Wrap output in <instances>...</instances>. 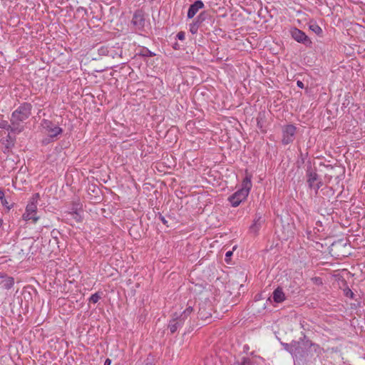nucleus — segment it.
<instances>
[{
    "mask_svg": "<svg viewBox=\"0 0 365 365\" xmlns=\"http://www.w3.org/2000/svg\"><path fill=\"white\" fill-rule=\"evenodd\" d=\"M213 307L210 302H203L199 304L197 317L205 322H210Z\"/></svg>",
    "mask_w": 365,
    "mask_h": 365,
    "instance_id": "39448f33",
    "label": "nucleus"
},
{
    "mask_svg": "<svg viewBox=\"0 0 365 365\" xmlns=\"http://www.w3.org/2000/svg\"><path fill=\"white\" fill-rule=\"evenodd\" d=\"M14 279L11 277H6L0 282V284L6 289H11L14 286Z\"/></svg>",
    "mask_w": 365,
    "mask_h": 365,
    "instance_id": "2eb2a0df",
    "label": "nucleus"
},
{
    "mask_svg": "<svg viewBox=\"0 0 365 365\" xmlns=\"http://www.w3.org/2000/svg\"><path fill=\"white\" fill-rule=\"evenodd\" d=\"M292 355L298 359H302L307 355V349L305 348L303 341H294V348Z\"/></svg>",
    "mask_w": 365,
    "mask_h": 365,
    "instance_id": "9d476101",
    "label": "nucleus"
},
{
    "mask_svg": "<svg viewBox=\"0 0 365 365\" xmlns=\"http://www.w3.org/2000/svg\"><path fill=\"white\" fill-rule=\"evenodd\" d=\"M210 16L209 14L206 11L201 12L195 19V21L200 26Z\"/></svg>",
    "mask_w": 365,
    "mask_h": 365,
    "instance_id": "f3484780",
    "label": "nucleus"
},
{
    "mask_svg": "<svg viewBox=\"0 0 365 365\" xmlns=\"http://www.w3.org/2000/svg\"><path fill=\"white\" fill-rule=\"evenodd\" d=\"M306 177L309 188L314 189L317 194L319 189L322 186L323 182L317 173L316 168H312L310 163L307 168Z\"/></svg>",
    "mask_w": 365,
    "mask_h": 365,
    "instance_id": "7ed1b4c3",
    "label": "nucleus"
},
{
    "mask_svg": "<svg viewBox=\"0 0 365 365\" xmlns=\"http://www.w3.org/2000/svg\"><path fill=\"white\" fill-rule=\"evenodd\" d=\"M292 38L299 43H304L306 46H310L312 41L302 31L294 28L291 31Z\"/></svg>",
    "mask_w": 365,
    "mask_h": 365,
    "instance_id": "1a4fd4ad",
    "label": "nucleus"
},
{
    "mask_svg": "<svg viewBox=\"0 0 365 365\" xmlns=\"http://www.w3.org/2000/svg\"><path fill=\"white\" fill-rule=\"evenodd\" d=\"M41 125L45 133H46L48 137L51 138L57 137L63 132L62 128L57 126L54 123L47 119H43L41 121Z\"/></svg>",
    "mask_w": 365,
    "mask_h": 365,
    "instance_id": "20e7f679",
    "label": "nucleus"
},
{
    "mask_svg": "<svg viewBox=\"0 0 365 365\" xmlns=\"http://www.w3.org/2000/svg\"><path fill=\"white\" fill-rule=\"evenodd\" d=\"M30 215V216H36V213H32V214H31V215Z\"/></svg>",
    "mask_w": 365,
    "mask_h": 365,
    "instance_id": "c9c22d12",
    "label": "nucleus"
},
{
    "mask_svg": "<svg viewBox=\"0 0 365 365\" xmlns=\"http://www.w3.org/2000/svg\"><path fill=\"white\" fill-rule=\"evenodd\" d=\"M313 279H314V280H315V282H316L317 283H319V284H322V282L321 279H320V278H319V277H315V278H314Z\"/></svg>",
    "mask_w": 365,
    "mask_h": 365,
    "instance_id": "72a5a7b5",
    "label": "nucleus"
},
{
    "mask_svg": "<svg viewBox=\"0 0 365 365\" xmlns=\"http://www.w3.org/2000/svg\"><path fill=\"white\" fill-rule=\"evenodd\" d=\"M142 55L144 56H147V57H153L155 54L154 53H153L152 51H150V50H148V48H145V50H143Z\"/></svg>",
    "mask_w": 365,
    "mask_h": 365,
    "instance_id": "393cba45",
    "label": "nucleus"
},
{
    "mask_svg": "<svg viewBox=\"0 0 365 365\" xmlns=\"http://www.w3.org/2000/svg\"><path fill=\"white\" fill-rule=\"evenodd\" d=\"M309 29L317 34L322 33V29L317 24L309 25Z\"/></svg>",
    "mask_w": 365,
    "mask_h": 365,
    "instance_id": "aec40b11",
    "label": "nucleus"
},
{
    "mask_svg": "<svg viewBox=\"0 0 365 365\" xmlns=\"http://www.w3.org/2000/svg\"><path fill=\"white\" fill-rule=\"evenodd\" d=\"M101 299V296L98 293H95L92 294L89 299V302L92 303H97L98 300Z\"/></svg>",
    "mask_w": 365,
    "mask_h": 365,
    "instance_id": "5701e85b",
    "label": "nucleus"
},
{
    "mask_svg": "<svg viewBox=\"0 0 365 365\" xmlns=\"http://www.w3.org/2000/svg\"><path fill=\"white\" fill-rule=\"evenodd\" d=\"M284 349L289 351L291 354H292L293 348H294V341L290 344H283Z\"/></svg>",
    "mask_w": 365,
    "mask_h": 365,
    "instance_id": "b1692460",
    "label": "nucleus"
},
{
    "mask_svg": "<svg viewBox=\"0 0 365 365\" xmlns=\"http://www.w3.org/2000/svg\"><path fill=\"white\" fill-rule=\"evenodd\" d=\"M131 24L136 31H143L145 25V13L141 9L136 10L133 16Z\"/></svg>",
    "mask_w": 365,
    "mask_h": 365,
    "instance_id": "0eeeda50",
    "label": "nucleus"
},
{
    "mask_svg": "<svg viewBox=\"0 0 365 365\" xmlns=\"http://www.w3.org/2000/svg\"><path fill=\"white\" fill-rule=\"evenodd\" d=\"M177 38L181 41L184 40L185 39V33L183 31L178 32L177 34Z\"/></svg>",
    "mask_w": 365,
    "mask_h": 365,
    "instance_id": "cd10ccee",
    "label": "nucleus"
},
{
    "mask_svg": "<svg viewBox=\"0 0 365 365\" xmlns=\"http://www.w3.org/2000/svg\"><path fill=\"white\" fill-rule=\"evenodd\" d=\"M264 220H262L260 215H256L253 224L250 227L251 232H257L259 230Z\"/></svg>",
    "mask_w": 365,
    "mask_h": 365,
    "instance_id": "4468645a",
    "label": "nucleus"
},
{
    "mask_svg": "<svg viewBox=\"0 0 365 365\" xmlns=\"http://www.w3.org/2000/svg\"><path fill=\"white\" fill-rule=\"evenodd\" d=\"M111 360L110 359H106L104 363V365H110Z\"/></svg>",
    "mask_w": 365,
    "mask_h": 365,
    "instance_id": "2f4dec72",
    "label": "nucleus"
},
{
    "mask_svg": "<svg viewBox=\"0 0 365 365\" xmlns=\"http://www.w3.org/2000/svg\"><path fill=\"white\" fill-rule=\"evenodd\" d=\"M200 26L197 24L195 21L190 25V31L195 34L197 32V30Z\"/></svg>",
    "mask_w": 365,
    "mask_h": 365,
    "instance_id": "412c9836",
    "label": "nucleus"
},
{
    "mask_svg": "<svg viewBox=\"0 0 365 365\" xmlns=\"http://www.w3.org/2000/svg\"><path fill=\"white\" fill-rule=\"evenodd\" d=\"M204 7V4L202 1L198 0L195 1L190 6V8L187 11V18L192 19L195 16L199 9Z\"/></svg>",
    "mask_w": 365,
    "mask_h": 365,
    "instance_id": "f8f14e48",
    "label": "nucleus"
},
{
    "mask_svg": "<svg viewBox=\"0 0 365 365\" xmlns=\"http://www.w3.org/2000/svg\"><path fill=\"white\" fill-rule=\"evenodd\" d=\"M273 299L277 303H281L285 300V294L282 290V288L278 287L274 289L272 294Z\"/></svg>",
    "mask_w": 365,
    "mask_h": 365,
    "instance_id": "ddd939ff",
    "label": "nucleus"
},
{
    "mask_svg": "<svg viewBox=\"0 0 365 365\" xmlns=\"http://www.w3.org/2000/svg\"><path fill=\"white\" fill-rule=\"evenodd\" d=\"M0 201L4 206L6 207L8 209H10V207L8 205L9 203L5 198L4 192L3 190L1 188H0Z\"/></svg>",
    "mask_w": 365,
    "mask_h": 365,
    "instance_id": "6ab92c4d",
    "label": "nucleus"
},
{
    "mask_svg": "<svg viewBox=\"0 0 365 365\" xmlns=\"http://www.w3.org/2000/svg\"><path fill=\"white\" fill-rule=\"evenodd\" d=\"M160 220H161L162 222H163L164 225H166V224H167V222H167V220L165 219V217H164L160 216Z\"/></svg>",
    "mask_w": 365,
    "mask_h": 365,
    "instance_id": "473e14b6",
    "label": "nucleus"
},
{
    "mask_svg": "<svg viewBox=\"0 0 365 365\" xmlns=\"http://www.w3.org/2000/svg\"><path fill=\"white\" fill-rule=\"evenodd\" d=\"M39 197L38 193H36L32 198L33 201L31 202L29 204L27 205L26 208V212L23 215V218L26 221L32 220L34 223H36L38 220L39 219V217L38 216H30L29 215L32 213H36L37 210V206L35 202L36 201V198Z\"/></svg>",
    "mask_w": 365,
    "mask_h": 365,
    "instance_id": "6e6552de",
    "label": "nucleus"
},
{
    "mask_svg": "<svg viewBox=\"0 0 365 365\" xmlns=\"http://www.w3.org/2000/svg\"><path fill=\"white\" fill-rule=\"evenodd\" d=\"M252 176L246 175L242 181V187L229 197L228 200L232 207H237L249 195L252 187Z\"/></svg>",
    "mask_w": 365,
    "mask_h": 365,
    "instance_id": "f03ea898",
    "label": "nucleus"
},
{
    "mask_svg": "<svg viewBox=\"0 0 365 365\" xmlns=\"http://www.w3.org/2000/svg\"><path fill=\"white\" fill-rule=\"evenodd\" d=\"M232 255V251H228L226 252L225 254V257H226V261H227V258L230 257Z\"/></svg>",
    "mask_w": 365,
    "mask_h": 365,
    "instance_id": "c756f323",
    "label": "nucleus"
},
{
    "mask_svg": "<svg viewBox=\"0 0 365 365\" xmlns=\"http://www.w3.org/2000/svg\"><path fill=\"white\" fill-rule=\"evenodd\" d=\"M297 85L300 88H304V83L301 81H297Z\"/></svg>",
    "mask_w": 365,
    "mask_h": 365,
    "instance_id": "7c9ffc66",
    "label": "nucleus"
},
{
    "mask_svg": "<svg viewBox=\"0 0 365 365\" xmlns=\"http://www.w3.org/2000/svg\"><path fill=\"white\" fill-rule=\"evenodd\" d=\"M297 128L292 124L286 125L282 128V139L283 145L292 143L295 138Z\"/></svg>",
    "mask_w": 365,
    "mask_h": 365,
    "instance_id": "423d86ee",
    "label": "nucleus"
},
{
    "mask_svg": "<svg viewBox=\"0 0 365 365\" xmlns=\"http://www.w3.org/2000/svg\"><path fill=\"white\" fill-rule=\"evenodd\" d=\"M217 361V358H213L212 356L207 357L205 360V365H217L216 363Z\"/></svg>",
    "mask_w": 365,
    "mask_h": 365,
    "instance_id": "4be33fe9",
    "label": "nucleus"
},
{
    "mask_svg": "<svg viewBox=\"0 0 365 365\" xmlns=\"http://www.w3.org/2000/svg\"><path fill=\"white\" fill-rule=\"evenodd\" d=\"M32 105L29 103H21L13 113L10 122L14 125V134H19L24 130V123L31 114Z\"/></svg>",
    "mask_w": 365,
    "mask_h": 365,
    "instance_id": "f257e3e1",
    "label": "nucleus"
},
{
    "mask_svg": "<svg viewBox=\"0 0 365 365\" xmlns=\"http://www.w3.org/2000/svg\"><path fill=\"white\" fill-rule=\"evenodd\" d=\"M99 53L103 55H107L108 54V48L107 47H101L99 50Z\"/></svg>",
    "mask_w": 365,
    "mask_h": 365,
    "instance_id": "a878e982",
    "label": "nucleus"
},
{
    "mask_svg": "<svg viewBox=\"0 0 365 365\" xmlns=\"http://www.w3.org/2000/svg\"><path fill=\"white\" fill-rule=\"evenodd\" d=\"M257 127L261 130L262 132H265V130L263 129V125H262V120L257 118Z\"/></svg>",
    "mask_w": 365,
    "mask_h": 365,
    "instance_id": "bb28decb",
    "label": "nucleus"
},
{
    "mask_svg": "<svg viewBox=\"0 0 365 365\" xmlns=\"http://www.w3.org/2000/svg\"><path fill=\"white\" fill-rule=\"evenodd\" d=\"M2 225V220L0 218V227H1Z\"/></svg>",
    "mask_w": 365,
    "mask_h": 365,
    "instance_id": "f704fd0d",
    "label": "nucleus"
},
{
    "mask_svg": "<svg viewBox=\"0 0 365 365\" xmlns=\"http://www.w3.org/2000/svg\"><path fill=\"white\" fill-rule=\"evenodd\" d=\"M193 312V307L192 305L188 304V307L180 314L185 319H187V317Z\"/></svg>",
    "mask_w": 365,
    "mask_h": 365,
    "instance_id": "a211bd4d",
    "label": "nucleus"
},
{
    "mask_svg": "<svg viewBox=\"0 0 365 365\" xmlns=\"http://www.w3.org/2000/svg\"><path fill=\"white\" fill-rule=\"evenodd\" d=\"M175 317L172 320H170L168 327L172 334L175 333L178 329L182 327L186 319H185L182 316L178 315L175 314Z\"/></svg>",
    "mask_w": 365,
    "mask_h": 365,
    "instance_id": "9b49d317",
    "label": "nucleus"
},
{
    "mask_svg": "<svg viewBox=\"0 0 365 365\" xmlns=\"http://www.w3.org/2000/svg\"><path fill=\"white\" fill-rule=\"evenodd\" d=\"M13 127L14 125L11 122L9 123L7 120H1L0 122V128L5 129L9 133H14Z\"/></svg>",
    "mask_w": 365,
    "mask_h": 365,
    "instance_id": "dca6fc26",
    "label": "nucleus"
},
{
    "mask_svg": "<svg viewBox=\"0 0 365 365\" xmlns=\"http://www.w3.org/2000/svg\"><path fill=\"white\" fill-rule=\"evenodd\" d=\"M235 365H250V360L248 359L244 358L242 363H237L235 364Z\"/></svg>",
    "mask_w": 365,
    "mask_h": 365,
    "instance_id": "c85d7f7f",
    "label": "nucleus"
}]
</instances>
